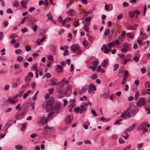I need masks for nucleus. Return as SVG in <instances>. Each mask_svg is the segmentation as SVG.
<instances>
[{
	"label": "nucleus",
	"instance_id": "7ed1b4c3",
	"mask_svg": "<svg viewBox=\"0 0 150 150\" xmlns=\"http://www.w3.org/2000/svg\"><path fill=\"white\" fill-rule=\"evenodd\" d=\"M146 103L145 98L144 97L141 98L139 99V100L137 102V105L138 107H141L144 105Z\"/></svg>",
	"mask_w": 150,
	"mask_h": 150
},
{
	"label": "nucleus",
	"instance_id": "e2e57ef3",
	"mask_svg": "<svg viewBox=\"0 0 150 150\" xmlns=\"http://www.w3.org/2000/svg\"><path fill=\"white\" fill-rule=\"evenodd\" d=\"M84 142L85 144H91V141L88 140L85 141Z\"/></svg>",
	"mask_w": 150,
	"mask_h": 150
},
{
	"label": "nucleus",
	"instance_id": "9d476101",
	"mask_svg": "<svg viewBox=\"0 0 150 150\" xmlns=\"http://www.w3.org/2000/svg\"><path fill=\"white\" fill-rule=\"evenodd\" d=\"M136 123L134 124L133 125L130 126L127 129L125 130V132H129L132 130L136 126Z\"/></svg>",
	"mask_w": 150,
	"mask_h": 150
},
{
	"label": "nucleus",
	"instance_id": "49530a36",
	"mask_svg": "<svg viewBox=\"0 0 150 150\" xmlns=\"http://www.w3.org/2000/svg\"><path fill=\"white\" fill-rule=\"evenodd\" d=\"M146 90L143 89L142 90L141 92V94L142 96L145 95L147 92H146Z\"/></svg>",
	"mask_w": 150,
	"mask_h": 150
},
{
	"label": "nucleus",
	"instance_id": "603ef678",
	"mask_svg": "<svg viewBox=\"0 0 150 150\" xmlns=\"http://www.w3.org/2000/svg\"><path fill=\"white\" fill-rule=\"evenodd\" d=\"M97 78V76L96 74H94L91 76V78L92 79H96Z\"/></svg>",
	"mask_w": 150,
	"mask_h": 150
},
{
	"label": "nucleus",
	"instance_id": "4d7b16f0",
	"mask_svg": "<svg viewBox=\"0 0 150 150\" xmlns=\"http://www.w3.org/2000/svg\"><path fill=\"white\" fill-rule=\"evenodd\" d=\"M23 57L22 56H19L17 58V60L19 62H21L23 59Z\"/></svg>",
	"mask_w": 150,
	"mask_h": 150
},
{
	"label": "nucleus",
	"instance_id": "393cba45",
	"mask_svg": "<svg viewBox=\"0 0 150 150\" xmlns=\"http://www.w3.org/2000/svg\"><path fill=\"white\" fill-rule=\"evenodd\" d=\"M19 4V2L17 1H16L13 3V6L14 7H17L18 6Z\"/></svg>",
	"mask_w": 150,
	"mask_h": 150
},
{
	"label": "nucleus",
	"instance_id": "4c0bfd02",
	"mask_svg": "<svg viewBox=\"0 0 150 150\" xmlns=\"http://www.w3.org/2000/svg\"><path fill=\"white\" fill-rule=\"evenodd\" d=\"M92 64L93 65L97 67L98 64V62L97 61L95 60L92 62Z\"/></svg>",
	"mask_w": 150,
	"mask_h": 150
},
{
	"label": "nucleus",
	"instance_id": "37998d69",
	"mask_svg": "<svg viewBox=\"0 0 150 150\" xmlns=\"http://www.w3.org/2000/svg\"><path fill=\"white\" fill-rule=\"evenodd\" d=\"M129 15L131 18H133L134 16V13L132 11L129 13Z\"/></svg>",
	"mask_w": 150,
	"mask_h": 150
},
{
	"label": "nucleus",
	"instance_id": "c756f323",
	"mask_svg": "<svg viewBox=\"0 0 150 150\" xmlns=\"http://www.w3.org/2000/svg\"><path fill=\"white\" fill-rule=\"evenodd\" d=\"M38 66V64H35L33 65L31 67V69L32 70H35L37 68Z\"/></svg>",
	"mask_w": 150,
	"mask_h": 150
},
{
	"label": "nucleus",
	"instance_id": "4468645a",
	"mask_svg": "<svg viewBox=\"0 0 150 150\" xmlns=\"http://www.w3.org/2000/svg\"><path fill=\"white\" fill-rule=\"evenodd\" d=\"M128 112L127 111V109L126 110L124 111V112L121 114V116L123 118H125L128 115Z\"/></svg>",
	"mask_w": 150,
	"mask_h": 150
},
{
	"label": "nucleus",
	"instance_id": "39448f33",
	"mask_svg": "<svg viewBox=\"0 0 150 150\" xmlns=\"http://www.w3.org/2000/svg\"><path fill=\"white\" fill-rule=\"evenodd\" d=\"M140 34L141 38L144 39H146L147 38V36L144 33V29L141 28L140 29Z\"/></svg>",
	"mask_w": 150,
	"mask_h": 150
},
{
	"label": "nucleus",
	"instance_id": "ea45409f",
	"mask_svg": "<svg viewBox=\"0 0 150 150\" xmlns=\"http://www.w3.org/2000/svg\"><path fill=\"white\" fill-rule=\"evenodd\" d=\"M15 148L17 149H22L23 148V146L21 145H18L16 146Z\"/></svg>",
	"mask_w": 150,
	"mask_h": 150
},
{
	"label": "nucleus",
	"instance_id": "423d86ee",
	"mask_svg": "<svg viewBox=\"0 0 150 150\" xmlns=\"http://www.w3.org/2000/svg\"><path fill=\"white\" fill-rule=\"evenodd\" d=\"M64 85V83L62 82L57 83L56 87V88L58 90V92L60 93L61 92L60 89Z\"/></svg>",
	"mask_w": 150,
	"mask_h": 150
},
{
	"label": "nucleus",
	"instance_id": "f8f14e48",
	"mask_svg": "<svg viewBox=\"0 0 150 150\" xmlns=\"http://www.w3.org/2000/svg\"><path fill=\"white\" fill-rule=\"evenodd\" d=\"M71 19V18L69 17H67L64 20H63V21H62V25H64L66 23H68L70 20Z\"/></svg>",
	"mask_w": 150,
	"mask_h": 150
},
{
	"label": "nucleus",
	"instance_id": "5701e85b",
	"mask_svg": "<svg viewBox=\"0 0 150 150\" xmlns=\"http://www.w3.org/2000/svg\"><path fill=\"white\" fill-rule=\"evenodd\" d=\"M71 86L69 85H68L66 89V91L67 92H69V93H71Z\"/></svg>",
	"mask_w": 150,
	"mask_h": 150
},
{
	"label": "nucleus",
	"instance_id": "c9c22d12",
	"mask_svg": "<svg viewBox=\"0 0 150 150\" xmlns=\"http://www.w3.org/2000/svg\"><path fill=\"white\" fill-rule=\"evenodd\" d=\"M88 86H84L81 89L82 93H84L85 92L87 89Z\"/></svg>",
	"mask_w": 150,
	"mask_h": 150
},
{
	"label": "nucleus",
	"instance_id": "864d4df0",
	"mask_svg": "<svg viewBox=\"0 0 150 150\" xmlns=\"http://www.w3.org/2000/svg\"><path fill=\"white\" fill-rule=\"evenodd\" d=\"M62 19V16H59L58 18V21H60V22L62 23V21H63V20Z\"/></svg>",
	"mask_w": 150,
	"mask_h": 150
},
{
	"label": "nucleus",
	"instance_id": "c85d7f7f",
	"mask_svg": "<svg viewBox=\"0 0 150 150\" xmlns=\"http://www.w3.org/2000/svg\"><path fill=\"white\" fill-rule=\"evenodd\" d=\"M74 107V104H71L68 107V109L69 110V111L70 112H72V109Z\"/></svg>",
	"mask_w": 150,
	"mask_h": 150
},
{
	"label": "nucleus",
	"instance_id": "cd10ccee",
	"mask_svg": "<svg viewBox=\"0 0 150 150\" xmlns=\"http://www.w3.org/2000/svg\"><path fill=\"white\" fill-rule=\"evenodd\" d=\"M73 0H70L69 2L67 3L66 4V6L67 8H68L70 6H71L72 4V2H73Z\"/></svg>",
	"mask_w": 150,
	"mask_h": 150
},
{
	"label": "nucleus",
	"instance_id": "79ce46f5",
	"mask_svg": "<svg viewBox=\"0 0 150 150\" xmlns=\"http://www.w3.org/2000/svg\"><path fill=\"white\" fill-rule=\"evenodd\" d=\"M17 37V35L15 34L14 33L11 35L10 36V38L11 39H13V38H16Z\"/></svg>",
	"mask_w": 150,
	"mask_h": 150
},
{
	"label": "nucleus",
	"instance_id": "c03bdc74",
	"mask_svg": "<svg viewBox=\"0 0 150 150\" xmlns=\"http://www.w3.org/2000/svg\"><path fill=\"white\" fill-rule=\"evenodd\" d=\"M25 48L26 51L27 52L30 51L31 49V46L30 45H29L28 46L25 47Z\"/></svg>",
	"mask_w": 150,
	"mask_h": 150
},
{
	"label": "nucleus",
	"instance_id": "dca6fc26",
	"mask_svg": "<svg viewBox=\"0 0 150 150\" xmlns=\"http://www.w3.org/2000/svg\"><path fill=\"white\" fill-rule=\"evenodd\" d=\"M101 97L108 99L109 96V93L108 92L105 93L101 95Z\"/></svg>",
	"mask_w": 150,
	"mask_h": 150
},
{
	"label": "nucleus",
	"instance_id": "f704fd0d",
	"mask_svg": "<svg viewBox=\"0 0 150 150\" xmlns=\"http://www.w3.org/2000/svg\"><path fill=\"white\" fill-rule=\"evenodd\" d=\"M83 28L85 31L88 32L89 29V27L88 26L85 25L83 27Z\"/></svg>",
	"mask_w": 150,
	"mask_h": 150
},
{
	"label": "nucleus",
	"instance_id": "473e14b6",
	"mask_svg": "<svg viewBox=\"0 0 150 150\" xmlns=\"http://www.w3.org/2000/svg\"><path fill=\"white\" fill-rule=\"evenodd\" d=\"M19 84L18 82H13L12 84V87L13 88H16Z\"/></svg>",
	"mask_w": 150,
	"mask_h": 150
},
{
	"label": "nucleus",
	"instance_id": "a19ab883",
	"mask_svg": "<svg viewBox=\"0 0 150 150\" xmlns=\"http://www.w3.org/2000/svg\"><path fill=\"white\" fill-rule=\"evenodd\" d=\"M144 85L146 88L150 87V82L148 81L145 83Z\"/></svg>",
	"mask_w": 150,
	"mask_h": 150
},
{
	"label": "nucleus",
	"instance_id": "0e129e2a",
	"mask_svg": "<svg viewBox=\"0 0 150 150\" xmlns=\"http://www.w3.org/2000/svg\"><path fill=\"white\" fill-rule=\"evenodd\" d=\"M123 16V15L122 14H120L117 17V19L118 20H120L121 19Z\"/></svg>",
	"mask_w": 150,
	"mask_h": 150
},
{
	"label": "nucleus",
	"instance_id": "0eeeda50",
	"mask_svg": "<svg viewBox=\"0 0 150 150\" xmlns=\"http://www.w3.org/2000/svg\"><path fill=\"white\" fill-rule=\"evenodd\" d=\"M17 101V99H16L15 100H13V99L11 98H9L8 100L4 102V104H6L10 102V103H12V104L13 105L15 104Z\"/></svg>",
	"mask_w": 150,
	"mask_h": 150
},
{
	"label": "nucleus",
	"instance_id": "a18cd8bd",
	"mask_svg": "<svg viewBox=\"0 0 150 150\" xmlns=\"http://www.w3.org/2000/svg\"><path fill=\"white\" fill-rule=\"evenodd\" d=\"M119 65L117 64H115L114 65V69L113 70L114 71H116L118 68Z\"/></svg>",
	"mask_w": 150,
	"mask_h": 150
},
{
	"label": "nucleus",
	"instance_id": "1a4fd4ad",
	"mask_svg": "<svg viewBox=\"0 0 150 150\" xmlns=\"http://www.w3.org/2000/svg\"><path fill=\"white\" fill-rule=\"evenodd\" d=\"M96 89V88L95 86L93 84H90L89 86L88 89V92L91 93L92 92V91H95Z\"/></svg>",
	"mask_w": 150,
	"mask_h": 150
},
{
	"label": "nucleus",
	"instance_id": "bb28decb",
	"mask_svg": "<svg viewBox=\"0 0 150 150\" xmlns=\"http://www.w3.org/2000/svg\"><path fill=\"white\" fill-rule=\"evenodd\" d=\"M118 56L119 57V58L121 59V60L122 61V60L124 59H125L126 58L125 56L122 54H119L118 55Z\"/></svg>",
	"mask_w": 150,
	"mask_h": 150
},
{
	"label": "nucleus",
	"instance_id": "8fccbe9b",
	"mask_svg": "<svg viewBox=\"0 0 150 150\" xmlns=\"http://www.w3.org/2000/svg\"><path fill=\"white\" fill-rule=\"evenodd\" d=\"M9 88V86L7 84L5 85L4 86V89L5 91H6L8 90Z\"/></svg>",
	"mask_w": 150,
	"mask_h": 150
},
{
	"label": "nucleus",
	"instance_id": "f257e3e1",
	"mask_svg": "<svg viewBox=\"0 0 150 150\" xmlns=\"http://www.w3.org/2000/svg\"><path fill=\"white\" fill-rule=\"evenodd\" d=\"M53 99L51 100L50 99L47 102L46 108L47 109L46 110V112H48L49 111H55V109L57 110H59L60 108V105L57 104L56 105L53 110Z\"/></svg>",
	"mask_w": 150,
	"mask_h": 150
},
{
	"label": "nucleus",
	"instance_id": "3c124183",
	"mask_svg": "<svg viewBox=\"0 0 150 150\" xmlns=\"http://www.w3.org/2000/svg\"><path fill=\"white\" fill-rule=\"evenodd\" d=\"M129 61H131V60L130 59H125L124 62H122V63L124 64L125 65L127 62Z\"/></svg>",
	"mask_w": 150,
	"mask_h": 150
},
{
	"label": "nucleus",
	"instance_id": "2f4dec72",
	"mask_svg": "<svg viewBox=\"0 0 150 150\" xmlns=\"http://www.w3.org/2000/svg\"><path fill=\"white\" fill-rule=\"evenodd\" d=\"M127 36L128 37H129L131 38H134V35L131 33H128L127 34Z\"/></svg>",
	"mask_w": 150,
	"mask_h": 150
},
{
	"label": "nucleus",
	"instance_id": "6e6552de",
	"mask_svg": "<svg viewBox=\"0 0 150 150\" xmlns=\"http://www.w3.org/2000/svg\"><path fill=\"white\" fill-rule=\"evenodd\" d=\"M73 119V116L71 115H68L65 118V122L67 124L71 122Z\"/></svg>",
	"mask_w": 150,
	"mask_h": 150
},
{
	"label": "nucleus",
	"instance_id": "58836bf2",
	"mask_svg": "<svg viewBox=\"0 0 150 150\" xmlns=\"http://www.w3.org/2000/svg\"><path fill=\"white\" fill-rule=\"evenodd\" d=\"M29 86V85L28 83V82H26L22 86V88L25 89Z\"/></svg>",
	"mask_w": 150,
	"mask_h": 150
},
{
	"label": "nucleus",
	"instance_id": "de8ad7c7",
	"mask_svg": "<svg viewBox=\"0 0 150 150\" xmlns=\"http://www.w3.org/2000/svg\"><path fill=\"white\" fill-rule=\"evenodd\" d=\"M22 52V50L20 49H18L16 50L15 51V52L16 54H20Z\"/></svg>",
	"mask_w": 150,
	"mask_h": 150
},
{
	"label": "nucleus",
	"instance_id": "052dcab7",
	"mask_svg": "<svg viewBox=\"0 0 150 150\" xmlns=\"http://www.w3.org/2000/svg\"><path fill=\"white\" fill-rule=\"evenodd\" d=\"M91 19V16H89L87 18H86L84 21H90Z\"/></svg>",
	"mask_w": 150,
	"mask_h": 150
},
{
	"label": "nucleus",
	"instance_id": "69168bd1",
	"mask_svg": "<svg viewBox=\"0 0 150 150\" xmlns=\"http://www.w3.org/2000/svg\"><path fill=\"white\" fill-rule=\"evenodd\" d=\"M36 83L34 82H33L31 85V87L33 89H34L35 88Z\"/></svg>",
	"mask_w": 150,
	"mask_h": 150
},
{
	"label": "nucleus",
	"instance_id": "412c9836",
	"mask_svg": "<svg viewBox=\"0 0 150 150\" xmlns=\"http://www.w3.org/2000/svg\"><path fill=\"white\" fill-rule=\"evenodd\" d=\"M108 60H105L103 61L102 65L104 67H105L108 64Z\"/></svg>",
	"mask_w": 150,
	"mask_h": 150
},
{
	"label": "nucleus",
	"instance_id": "774afa93",
	"mask_svg": "<svg viewBox=\"0 0 150 150\" xmlns=\"http://www.w3.org/2000/svg\"><path fill=\"white\" fill-rule=\"evenodd\" d=\"M87 97L86 96H83L81 98H80V99L81 100L83 101L84 99H86Z\"/></svg>",
	"mask_w": 150,
	"mask_h": 150
},
{
	"label": "nucleus",
	"instance_id": "9b49d317",
	"mask_svg": "<svg viewBox=\"0 0 150 150\" xmlns=\"http://www.w3.org/2000/svg\"><path fill=\"white\" fill-rule=\"evenodd\" d=\"M67 14L69 16H73L75 14V11L72 9H69V11H67Z\"/></svg>",
	"mask_w": 150,
	"mask_h": 150
},
{
	"label": "nucleus",
	"instance_id": "f03ea898",
	"mask_svg": "<svg viewBox=\"0 0 150 150\" xmlns=\"http://www.w3.org/2000/svg\"><path fill=\"white\" fill-rule=\"evenodd\" d=\"M71 49L73 52L77 51V54H80L81 51V50L80 48L79 45H78L75 44L72 45L71 46Z\"/></svg>",
	"mask_w": 150,
	"mask_h": 150
},
{
	"label": "nucleus",
	"instance_id": "bf43d9fd",
	"mask_svg": "<svg viewBox=\"0 0 150 150\" xmlns=\"http://www.w3.org/2000/svg\"><path fill=\"white\" fill-rule=\"evenodd\" d=\"M54 91V89L53 88H50L48 89V91L50 94H52Z\"/></svg>",
	"mask_w": 150,
	"mask_h": 150
},
{
	"label": "nucleus",
	"instance_id": "09e8293b",
	"mask_svg": "<svg viewBox=\"0 0 150 150\" xmlns=\"http://www.w3.org/2000/svg\"><path fill=\"white\" fill-rule=\"evenodd\" d=\"M128 50V47H124L121 49V51L123 52H126Z\"/></svg>",
	"mask_w": 150,
	"mask_h": 150
},
{
	"label": "nucleus",
	"instance_id": "2eb2a0df",
	"mask_svg": "<svg viewBox=\"0 0 150 150\" xmlns=\"http://www.w3.org/2000/svg\"><path fill=\"white\" fill-rule=\"evenodd\" d=\"M98 119L99 120L102 121L104 122L108 121H109L110 120V118H105L103 117H99L98 118Z\"/></svg>",
	"mask_w": 150,
	"mask_h": 150
},
{
	"label": "nucleus",
	"instance_id": "ddd939ff",
	"mask_svg": "<svg viewBox=\"0 0 150 150\" xmlns=\"http://www.w3.org/2000/svg\"><path fill=\"white\" fill-rule=\"evenodd\" d=\"M56 71L58 72H62L63 71L62 67L60 65H58L56 69Z\"/></svg>",
	"mask_w": 150,
	"mask_h": 150
},
{
	"label": "nucleus",
	"instance_id": "72a5a7b5",
	"mask_svg": "<svg viewBox=\"0 0 150 150\" xmlns=\"http://www.w3.org/2000/svg\"><path fill=\"white\" fill-rule=\"evenodd\" d=\"M139 96V93L138 92H137L136 93L134 97V99L135 100H137Z\"/></svg>",
	"mask_w": 150,
	"mask_h": 150
},
{
	"label": "nucleus",
	"instance_id": "6e6d98bb",
	"mask_svg": "<svg viewBox=\"0 0 150 150\" xmlns=\"http://www.w3.org/2000/svg\"><path fill=\"white\" fill-rule=\"evenodd\" d=\"M83 23L85 24V25L88 26L90 24V22L89 21H86H86H83Z\"/></svg>",
	"mask_w": 150,
	"mask_h": 150
},
{
	"label": "nucleus",
	"instance_id": "e433bc0d",
	"mask_svg": "<svg viewBox=\"0 0 150 150\" xmlns=\"http://www.w3.org/2000/svg\"><path fill=\"white\" fill-rule=\"evenodd\" d=\"M110 33V30L109 29H107L105 31L104 34L105 35H107L109 34Z\"/></svg>",
	"mask_w": 150,
	"mask_h": 150
},
{
	"label": "nucleus",
	"instance_id": "a211bd4d",
	"mask_svg": "<svg viewBox=\"0 0 150 150\" xmlns=\"http://www.w3.org/2000/svg\"><path fill=\"white\" fill-rule=\"evenodd\" d=\"M12 122L11 120L8 121L5 126V127L6 128V130H7L8 128L12 125Z\"/></svg>",
	"mask_w": 150,
	"mask_h": 150
},
{
	"label": "nucleus",
	"instance_id": "6ab92c4d",
	"mask_svg": "<svg viewBox=\"0 0 150 150\" xmlns=\"http://www.w3.org/2000/svg\"><path fill=\"white\" fill-rule=\"evenodd\" d=\"M146 122H145L142 123L141 124L140 126V127L139 128V129H144V128H146Z\"/></svg>",
	"mask_w": 150,
	"mask_h": 150
},
{
	"label": "nucleus",
	"instance_id": "13d9d810",
	"mask_svg": "<svg viewBox=\"0 0 150 150\" xmlns=\"http://www.w3.org/2000/svg\"><path fill=\"white\" fill-rule=\"evenodd\" d=\"M45 75L46 77L47 78H50L51 76V74L49 73H46L45 74Z\"/></svg>",
	"mask_w": 150,
	"mask_h": 150
},
{
	"label": "nucleus",
	"instance_id": "7c9ffc66",
	"mask_svg": "<svg viewBox=\"0 0 150 150\" xmlns=\"http://www.w3.org/2000/svg\"><path fill=\"white\" fill-rule=\"evenodd\" d=\"M79 111H80V107H79L75 108L74 110V112L76 113H77L78 112H79Z\"/></svg>",
	"mask_w": 150,
	"mask_h": 150
},
{
	"label": "nucleus",
	"instance_id": "f3484780",
	"mask_svg": "<svg viewBox=\"0 0 150 150\" xmlns=\"http://www.w3.org/2000/svg\"><path fill=\"white\" fill-rule=\"evenodd\" d=\"M48 121V120L47 118L45 120L44 117H41L40 118V122L42 123H45Z\"/></svg>",
	"mask_w": 150,
	"mask_h": 150
},
{
	"label": "nucleus",
	"instance_id": "4be33fe9",
	"mask_svg": "<svg viewBox=\"0 0 150 150\" xmlns=\"http://www.w3.org/2000/svg\"><path fill=\"white\" fill-rule=\"evenodd\" d=\"M86 110V108L84 106L81 105L80 108V111H79V113L81 114L82 113V112Z\"/></svg>",
	"mask_w": 150,
	"mask_h": 150
},
{
	"label": "nucleus",
	"instance_id": "aec40b11",
	"mask_svg": "<svg viewBox=\"0 0 150 150\" xmlns=\"http://www.w3.org/2000/svg\"><path fill=\"white\" fill-rule=\"evenodd\" d=\"M79 19H78L77 21H74L73 22V25L75 27H76L79 25Z\"/></svg>",
	"mask_w": 150,
	"mask_h": 150
},
{
	"label": "nucleus",
	"instance_id": "680f3d73",
	"mask_svg": "<svg viewBox=\"0 0 150 150\" xmlns=\"http://www.w3.org/2000/svg\"><path fill=\"white\" fill-rule=\"evenodd\" d=\"M118 75L120 76H122V70H120L118 72Z\"/></svg>",
	"mask_w": 150,
	"mask_h": 150
},
{
	"label": "nucleus",
	"instance_id": "338daca9",
	"mask_svg": "<svg viewBox=\"0 0 150 150\" xmlns=\"http://www.w3.org/2000/svg\"><path fill=\"white\" fill-rule=\"evenodd\" d=\"M126 35V32L125 30H123L122 31L121 34V35L124 37H125Z\"/></svg>",
	"mask_w": 150,
	"mask_h": 150
},
{
	"label": "nucleus",
	"instance_id": "5fc2aeb1",
	"mask_svg": "<svg viewBox=\"0 0 150 150\" xmlns=\"http://www.w3.org/2000/svg\"><path fill=\"white\" fill-rule=\"evenodd\" d=\"M47 16L49 19H50L52 21H53V20L52 19V16L50 13H49L47 14Z\"/></svg>",
	"mask_w": 150,
	"mask_h": 150
},
{
	"label": "nucleus",
	"instance_id": "20e7f679",
	"mask_svg": "<svg viewBox=\"0 0 150 150\" xmlns=\"http://www.w3.org/2000/svg\"><path fill=\"white\" fill-rule=\"evenodd\" d=\"M127 111L128 112V116L129 118L131 117H134L135 115V110H132V108L129 107L127 108Z\"/></svg>",
	"mask_w": 150,
	"mask_h": 150
},
{
	"label": "nucleus",
	"instance_id": "a878e982",
	"mask_svg": "<svg viewBox=\"0 0 150 150\" xmlns=\"http://www.w3.org/2000/svg\"><path fill=\"white\" fill-rule=\"evenodd\" d=\"M115 45V42H112L108 44V46L109 48L114 47Z\"/></svg>",
	"mask_w": 150,
	"mask_h": 150
},
{
	"label": "nucleus",
	"instance_id": "b1692460",
	"mask_svg": "<svg viewBox=\"0 0 150 150\" xmlns=\"http://www.w3.org/2000/svg\"><path fill=\"white\" fill-rule=\"evenodd\" d=\"M124 79H127V77L128 75V72L127 70H125L124 71Z\"/></svg>",
	"mask_w": 150,
	"mask_h": 150
}]
</instances>
